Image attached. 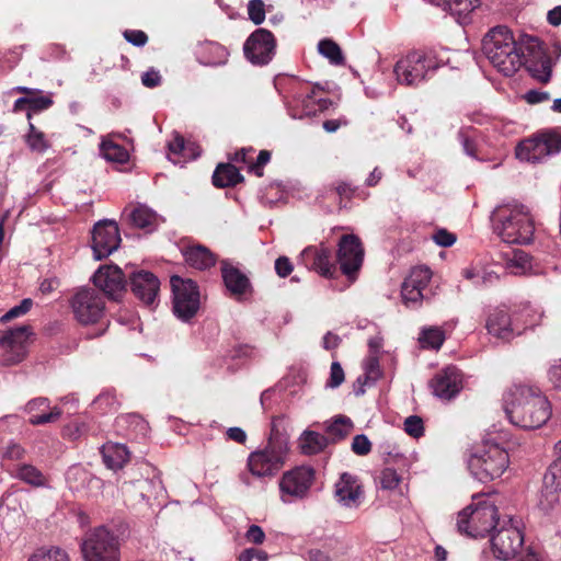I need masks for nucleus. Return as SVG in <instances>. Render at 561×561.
I'll list each match as a JSON object with an SVG mask.
<instances>
[{"instance_id":"2eb2a0df","label":"nucleus","mask_w":561,"mask_h":561,"mask_svg":"<svg viewBox=\"0 0 561 561\" xmlns=\"http://www.w3.org/2000/svg\"><path fill=\"white\" fill-rule=\"evenodd\" d=\"M275 48L274 35L265 28H257L245 41L243 51L251 64L263 66L272 60Z\"/></svg>"},{"instance_id":"0e129e2a","label":"nucleus","mask_w":561,"mask_h":561,"mask_svg":"<svg viewBox=\"0 0 561 561\" xmlns=\"http://www.w3.org/2000/svg\"><path fill=\"white\" fill-rule=\"evenodd\" d=\"M124 37L128 43L137 47L144 46L148 41L146 33L139 30H127L124 32Z\"/></svg>"},{"instance_id":"2f4dec72","label":"nucleus","mask_w":561,"mask_h":561,"mask_svg":"<svg viewBox=\"0 0 561 561\" xmlns=\"http://www.w3.org/2000/svg\"><path fill=\"white\" fill-rule=\"evenodd\" d=\"M328 445L329 438L313 431H305L298 438L301 453L308 456L321 453Z\"/></svg>"},{"instance_id":"58836bf2","label":"nucleus","mask_w":561,"mask_h":561,"mask_svg":"<svg viewBox=\"0 0 561 561\" xmlns=\"http://www.w3.org/2000/svg\"><path fill=\"white\" fill-rule=\"evenodd\" d=\"M102 157L111 162L124 163L128 160V151L121 145L113 142L111 139H103L100 145Z\"/></svg>"},{"instance_id":"5fc2aeb1","label":"nucleus","mask_w":561,"mask_h":561,"mask_svg":"<svg viewBox=\"0 0 561 561\" xmlns=\"http://www.w3.org/2000/svg\"><path fill=\"white\" fill-rule=\"evenodd\" d=\"M402 478L392 468H385L379 476V483L383 490H396L400 486Z\"/></svg>"},{"instance_id":"69168bd1","label":"nucleus","mask_w":561,"mask_h":561,"mask_svg":"<svg viewBox=\"0 0 561 561\" xmlns=\"http://www.w3.org/2000/svg\"><path fill=\"white\" fill-rule=\"evenodd\" d=\"M294 270V265L287 256H279L275 261V272L279 277H287Z\"/></svg>"},{"instance_id":"6e6d98bb","label":"nucleus","mask_w":561,"mask_h":561,"mask_svg":"<svg viewBox=\"0 0 561 561\" xmlns=\"http://www.w3.org/2000/svg\"><path fill=\"white\" fill-rule=\"evenodd\" d=\"M32 306H33L32 299H30V298L23 299L20 302V305L11 308L8 312H5L1 317V322H8V321H11L12 319L24 316L25 313H27L31 310Z\"/></svg>"},{"instance_id":"4468645a","label":"nucleus","mask_w":561,"mask_h":561,"mask_svg":"<svg viewBox=\"0 0 561 561\" xmlns=\"http://www.w3.org/2000/svg\"><path fill=\"white\" fill-rule=\"evenodd\" d=\"M75 318L81 324L96 323L104 314V300L94 288H80L71 298Z\"/></svg>"},{"instance_id":"f03ea898","label":"nucleus","mask_w":561,"mask_h":561,"mask_svg":"<svg viewBox=\"0 0 561 561\" xmlns=\"http://www.w3.org/2000/svg\"><path fill=\"white\" fill-rule=\"evenodd\" d=\"M491 220L497 236L506 243L527 244L535 232L534 219L527 206L511 202L499 205Z\"/></svg>"},{"instance_id":"052dcab7","label":"nucleus","mask_w":561,"mask_h":561,"mask_svg":"<svg viewBox=\"0 0 561 561\" xmlns=\"http://www.w3.org/2000/svg\"><path fill=\"white\" fill-rule=\"evenodd\" d=\"M371 449V443L366 435L359 434L353 438L352 450L359 456L367 455Z\"/></svg>"},{"instance_id":"8fccbe9b","label":"nucleus","mask_w":561,"mask_h":561,"mask_svg":"<svg viewBox=\"0 0 561 561\" xmlns=\"http://www.w3.org/2000/svg\"><path fill=\"white\" fill-rule=\"evenodd\" d=\"M543 488L561 491V462L553 461L543 476Z\"/></svg>"},{"instance_id":"ddd939ff","label":"nucleus","mask_w":561,"mask_h":561,"mask_svg":"<svg viewBox=\"0 0 561 561\" xmlns=\"http://www.w3.org/2000/svg\"><path fill=\"white\" fill-rule=\"evenodd\" d=\"M332 102L324 96L320 88L301 85L294 94L288 112L293 118H304L328 110Z\"/></svg>"},{"instance_id":"a211bd4d","label":"nucleus","mask_w":561,"mask_h":561,"mask_svg":"<svg viewBox=\"0 0 561 561\" xmlns=\"http://www.w3.org/2000/svg\"><path fill=\"white\" fill-rule=\"evenodd\" d=\"M431 278L432 272L426 266H416L411 270L401 286V298L407 307L415 308L420 306L421 301L426 297L425 290Z\"/></svg>"},{"instance_id":"c756f323","label":"nucleus","mask_w":561,"mask_h":561,"mask_svg":"<svg viewBox=\"0 0 561 561\" xmlns=\"http://www.w3.org/2000/svg\"><path fill=\"white\" fill-rule=\"evenodd\" d=\"M104 463L112 470H118L129 460L127 447L119 443L108 442L101 449Z\"/></svg>"},{"instance_id":"f704fd0d","label":"nucleus","mask_w":561,"mask_h":561,"mask_svg":"<svg viewBox=\"0 0 561 561\" xmlns=\"http://www.w3.org/2000/svg\"><path fill=\"white\" fill-rule=\"evenodd\" d=\"M353 422L345 415H337L333 421L327 424V438L329 443H336L347 437L353 431Z\"/></svg>"},{"instance_id":"9d476101","label":"nucleus","mask_w":561,"mask_h":561,"mask_svg":"<svg viewBox=\"0 0 561 561\" xmlns=\"http://www.w3.org/2000/svg\"><path fill=\"white\" fill-rule=\"evenodd\" d=\"M170 283L174 314L182 321H190L201 307V295L196 283L176 275L171 277Z\"/></svg>"},{"instance_id":"0eeeda50","label":"nucleus","mask_w":561,"mask_h":561,"mask_svg":"<svg viewBox=\"0 0 561 561\" xmlns=\"http://www.w3.org/2000/svg\"><path fill=\"white\" fill-rule=\"evenodd\" d=\"M523 522L507 516L497 520L490 538L491 551L495 559L508 561L514 559L524 546Z\"/></svg>"},{"instance_id":"13d9d810","label":"nucleus","mask_w":561,"mask_h":561,"mask_svg":"<svg viewBox=\"0 0 561 561\" xmlns=\"http://www.w3.org/2000/svg\"><path fill=\"white\" fill-rule=\"evenodd\" d=\"M404 431L414 438L422 436L424 432L422 419L416 415L407 417L404 421Z\"/></svg>"},{"instance_id":"7ed1b4c3","label":"nucleus","mask_w":561,"mask_h":561,"mask_svg":"<svg viewBox=\"0 0 561 561\" xmlns=\"http://www.w3.org/2000/svg\"><path fill=\"white\" fill-rule=\"evenodd\" d=\"M482 50L504 76H513L523 65V53L513 32L506 26L491 28L483 38Z\"/></svg>"},{"instance_id":"3c124183","label":"nucleus","mask_w":561,"mask_h":561,"mask_svg":"<svg viewBox=\"0 0 561 561\" xmlns=\"http://www.w3.org/2000/svg\"><path fill=\"white\" fill-rule=\"evenodd\" d=\"M508 267L514 274H526L531 271V257L523 251H516L508 261Z\"/></svg>"},{"instance_id":"9b49d317","label":"nucleus","mask_w":561,"mask_h":561,"mask_svg":"<svg viewBox=\"0 0 561 561\" xmlns=\"http://www.w3.org/2000/svg\"><path fill=\"white\" fill-rule=\"evenodd\" d=\"M560 151L561 135L556 133H542L520 141L516 147L515 153L520 161L536 163Z\"/></svg>"},{"instance_id":"393cba45","label":"nucleus","mask_w":561,"mask_h":561,"mask_svg":"<svg viewBox=\"0 0 561 561\" xmlns=\"http://www.w3.org/2000/svg\"><path fill=\"white\" fill-rule=\"evenodd\" d=\"M133 294L146 306L153 307L158 301L159 279L150 272L138 271L130 275Z\"/></svg>"},{"instance_id":"f3484780","label":"nucleus","mask_w":561,"mask_h":561,"mask_svg":"<svg viewBox=\"0 0 561 561\" xmlns=\"http://www.w3.org/2000/svg\"><path fill=\"white\" fill-rule=\"evenodd\" d=\"M121 243L119 229L113 220H101L92 230V250L95 260L112 254Z\"/></svg>"},{"instance_id":"6ab92c4d","label":"nucleus","mask_w":561,"mask_h":561,"mask_svg":"<svg viewBox=\"0 0 561 561\" xmlns=\"http://www.w3.org/2000/svg\"><path fill=\"white\" fill-rule=\"evenodd\" d=\"M485 328L492 336L510 341L523 333V328L518 324L517 317H511L505 308L492 309L486 318Z\"/></svg>"},{"instance_id":"473e14b6","label":"nucleus","mask_w":561,"mask_h":561,"mask_svg":"<svg viewBox=\"0 0 561 561\" xmlns=\"http://www.w3.org/2000/svg\"><path fill=\"white\" fill-rule=\"evenodd\" d=\"M241 181L242 175L239 169L231 163L218 164L213 174V183L217 187L233 186Z\"/></svg>"},{"instance_id":"4c0bfd02","label":"nucleus","mask_w":561,"mask_h":561,"mask_svg":"<svg viewBox=\"0 0 561 561\" xmlns=\"http://www.w3.org/2000/svg\"><path fill=\"white\" fill-rule=\"evenodd\" d=\"M119 402L112 390L102 391L92 402L91 408L99 414H107L117 411Z\"/></svg>"},{"instance_id":"e2e57ef3","label":"nucleus","mask_w":561,"mask_h":561,"mask_svg":"<svg viewBox=\"0 0 561 561\" xmlns=\"http://www.w3.org/2000/svg\"><path fill=\"white\" fill-rule=\"evenodd\" d=\"M53 100L48 95H41L36 98H28V110L30 111H44L51 106Z\"/></svg>"},{"instance_id":"cd10ccee","label":"nucleus","mask_w":561,"mask_h":561,"mask_svg":"<svg viewBox=\"0 0 561 561\" xmlns=\"http://www.w3.org/2000/svg\"><path fill=\"white\" fill-rule=\"evenodd\" d=\"M221 274L227 289L234 296L245 294L250 287L248 277L226 261L222 262Z\"/></svg>"},{"instance_id":"de8ad7c7","label":"nucleus","mask_w":561,"mask_h":561,"mask_svg":"<svg viewBox=\"0 0 561 561\" xmlns=\"http://www.w3.org/2000/svg\"><path fill=\"white\" fill-rule=\"evenodd\" d=\"M543 312L530 306H525L515 317L518 318V324L523 328V332L528 328H534L541 322Z\"/></svg>"},{"instance_id":"c9c22d12","label":"nucleus","mask_w":561,"mask_h":561,"mask_svg":"<svg viewBox=\"0 0 561 561\" xmlns=\"http://www.w3.org/2000/svg\"><path fill=\"white\" fill-rule=\"evenodd\" d=\"M12 476L33 486H46L48 483L39 469L27 463L16 465Z\"/></svg>"},{"instance_id":"bb28decb","label":"nucleus","mask_w":561,"mask_h":561,"mask_svg":"<svg viewBox=\"0 0 561 561\" xmlns=\"http://www.w3.org/2000/svg\"><path fill=\"white\" fill-rule=\"evenodd\" d=\"M168 158L175 164H182L187 159H195L201 154L198 146L191 144L186 145L185 140L179 134H175L173 139L168 144Z\"/></svg>"},{"instance_id":"680f3d73","label":"nucleus","mask_w":561,"mask_h":561,"mask_svg":"<svg viewBox=\"0 0 561 561\" xmlns=\"http://www.w3.org/2000/svg\"><path fill=\"white\" fill-rule=\"evenodd\" d=\"M432 239L433 241L439 245V247H444V248H448V247H451L457 238L454 233L449 232L448 230L446 229H439L437 230L433 236H432Z\"/></svg>"},{"instance_id":"864d4df0","label":"nucleus","mask_w":561,"mask_h":561,"mask_svg":"<svg viewBox=\"0 0 561 561\" xmlns=\"http://www.w3.org/2000/svg\"><path fill=\"white\" fill-rule=\"evenodd\" d=\"M365 383L376 382L382 375L379 356L368 355L364 362Z\"/></svg>"},{"instance_id":"a18cd8bd","label":"nucleus","mask_w":561,"mask_h":561,"mask_svg":"<svg viewBox=\"0 0 561 561\" xmlns=\"http://www.w3.org/2000/svg\"><path fill=\"white\" fill-rule=\"evenodd\" d=\"M27 119L31 121V113H27ZM25 141L31 150L36 152H45L49 148V142L45 138L44 133L38 130L32 122H28V133Z\"/></svg>"},{"instance_id":"6e6552de","label":"nucleus","mask_w":561,"mask_h":561,"mask_svg":"<svg viewBox=\"0 0 561 561\" xmlns=\"http://www.w3.org/2000/svg\"><path fill=\"white\" fill-rule=\"evenodd\" d=\"M288 450V443L285 438L271 437L263 448L249 455L248 469L257 478L274 477L284 467Z\"/></svg>"},{"instance_id":"a19ab883","label":"nucleus","mask_w":561,"mask_h":561,"mask_svg":"<svg viewBox=\"0 0 561 561\" xmlns=\"http://www.w3.org/2000/svg\"><path fill=\"white\" fill-rule=\"evenodd\" d=\"M318 53L327 58L332 65L339 66L344 64L342 49L330 38L321 39L318 43Z\"/></svg>"},{"instance_id":"dca6fc26","label":"nucleus","mask_w":561,"mask_h":561,"mask_svg":"<svg viewBox=\"0 0 561 561\" xmlns=\"http://www.w3.org/2000/svg\"><path fill=\"white\" fill-rule=\"evenodd\" d=\"M30 335L31 328L28 325L11 329L2 335L0 346L4 365H16L25 358Z\"/></svg>"},{"instance_id":"20e7f679","label":"nucleus","mask_w":561,"mask_h":561,"mask_svg":"<svg viewBox=\"0 0 561 561\" xmlns=\"http://www.w3.org/2000/svg\"><path fill=\"white\" fill-rule=\"evenodd\" d=\"M503 434L496 436L488 434L482 444L478 446L468 459L471 474L481 482H489L500 478L508 468L510 457L502 446Z\"/></svg>"},{"instance_id":"4d7b16f0","label":"nucleus","mask_w":561,"mask_h":561,"mask_svg":"<svg viewBox=\"0 0 561 561\" xmlns=\"http://www.w3.org/2000/svg\"><path fill=\"white\" fill-rule=\"evenodd\" d=\"M248 14L254 24L263 23L265 19L264 2L262 0H251L248 4Z\"/></svg>"},{"instance_id":"423d86ee","label":"nucleus","mask_w":561,"mask_h":561,"mask_svg":"<svg viewBox=\"0 0 561 561\" xmlns=\"http://www.w3.org/2000/svg\"><path fill=\"white\" fill-rule=\"evenodd\" d=\"M440 65L434 50H413L397 61L393 72L399 83L419 85L431 79Z\"/></svg>"},{"instance_id":"b1692460","label":"nucleus","mask_w":561,"mask_h":561,"mask_svg":"<svg viewBox=\"0 0 561 561\" xmlns=\"http://www.w3.org/2000/svg\"><path fill=\"white\" fill-rule=\"evenodd\" d=\"M94 285L108 298L117 300L125 291L124 274L118 266H102L93 275Z\"/></svg>"},{"instance_id":"c85d7f7f","label":"nucleus","mask_w":561,"mask_h":561,"mask_svg":"<svg viewBox=\"0 0 561 561\" xmlns=\"http://www.w3.org/2000/svg\"><path fill=\"white\" fill-rule=\"evenodd\" d=\"M126 211H128V218L133 225L140 229H146L150 232L159 226L160 216L144 204L133 206L130 210L126 208Z\"/></svg>"},{"instance_id":"39448f33","label":"nucleus","mask_w":561,"mask_h":561,"mask_svg":"<svg viewBox=\"0 0 561 561\" xmlns=\"http://www.w3.org/2000/svg\"><path fill=\"white\" fill-rule=\"evenodd\" d=\"M497 507L489 496L474 495L472 503L458 513L457 529L472 538L484 537L496 526Z\"/></svg>"},{"instance_id":"412c9836","label":"nucleus","mask_w":561,"mask_h":561,"mask_svg":"<svg viewBox=\"0 0 561 561\" xmlns=\"http://www.w3.org/2000/svg\"><path fill=\"white\" fill-rule=\"evenodd\" d=\"M364 250L359 239L354 234H344L339 241L337 262L342 272L351 276L362 266Z\"/></svg>"},{"instance_id":"603ef678","label":"nucleus","mask_w":561,"mask_h":561,"mask_svg":"<svg viewBox=\"0 0 561 561\" xmlns=\"http://www.w3.org/2000/svg\"><path fill=\"white\" fill-rule=\"evenodd\" d=\"M538 506L545 514L553 513L559 506V492L542 488Z\"/></svg>"},{"instance_id":"37998d69","label":"nucleus","mask_w":561,"mask_h":561,"mask_svg":"<svg viewBox=\"0 0 561 561\" xmlns=\"http://www.w3.org/2000/svg\"><path fill=\"white\" fill-rule=\"evenodd\" d=\"M91 480V474L80 466L70 467L66 473V481L72 491L84 489Z\"/></svg>"},{"instance_id":"c03bdc74","label":"nucleus","mask_w":561,"mask_h":561,"mask_svg":"<svg viewBox=\"0 0 561 561\" xmlns=\"http://www.w3.org/2000/svg\"><path fill=\"white\" fill-rule=\"evenodd\" d=\"M118 428L127 427L130 433L145 435L148 430L147 422L138 414H124L116 419Z\"/></svg>"},{"instance_id":"aec40b11","label":"nucleus","mask_w":561,"mask_h":561,"mask_svg":"<svg viewBox=\"0 0 561 561\" xmlns=\"http://www.w3.org/2000/svg\"><path fill=\"white\" fill-rule=\"evenodd\" d=\"M334 499L345 508H358L364 501V489L359 479L348 472L340 474L334 483Z\"/></svg>"},{"instance_id":"f8f14e48","label":"nucleus","mask_w":561,"mask_h":561,"mask_svg":"<svg viewBox=\"0 0 561 561\" xmlns=\"http://www.w3.org/2000/svg\"><path fill=\"white\" fill-rule=\"evenodd\" d=\"M314 480V470L309 466H299L285 472L279 480L280 500L293 503L308 496Z\"/></svg>"},{"instance_id":"338daca9","label":"nucleus","mask_w":561,"mask_h":561,"mask_svg":"<svg viewBox=\"0 0 561 561\" xmlns=\"http://www.w3.org/2000/svg\"><path fill=\"white\" fill-rule=\"evenodd\" d=\"M548 379L556 389H561V359L554 362L548 369Z\"/></svg>"},{"instance_id":"774afa93","label":"nucleus","mask_w":561,"mask_h":561,"mask_svg":"<svg viewBox=\"0 0 561 561\" xmlns=\"http://www.w3.org/2000/svg\"><path fill=\"white\" fill-rule=\"evenodd\" d=\"M245 538L249 542L261 545L265 540V534L260 526L251 525L245 533Z\"/></svg>"},{"instance_id":"ea45409f","label":"nucleus","mask_w":561,"mask_h":561,"mask_svg":"<svg viewBox=\"0 0 561 561\" xmlns=\"http://www.w3.org/2000/svg\"><path fill=\"white\" fill-rule=\"evenodd\" d=\"M479 5V0H450L447 12L454 15L459 23L467 22L468 15Z\"/></svg>"},{"instance_id":"a878e982","label":"nucleus","mask_w":561,"mask_h":561,"mask_svg":"<svg viewBox=\"0 0 561 561\" xmlns=\"http://www.w3.org/2000/svg\"><path fill=\"white\" fill-rule=\"evenodd\" d=\"M49 410V402L46 398H35L27 402L25 411L30 414V423L33 425H42L56 422L60 415L61 410L57 407Z\"/></svg>"},{"instance_id":"72a5a7b5","label":"nucleus","mask_w":561,"mask_h":561,"mask_svg":"<svg viewBox=\"0 0 561 561\" xmlns=\"http://www.w3.org/2000/svg\"><path fill=\"white\" fill-rule=\"evenodd\" d=\"M25 456V449L16 442L9 440L0 448V460L3 468L13 472L16 465H20Z\"/></svg>"},{"instance_id":"79ce46f5","label":"nucleus","mask_w":561,"mask_h":561,"mask_svg":"<svg viewBox=\"0 0 561 561\" xmlns=\"http://www.w3.org/2000/svg\"><path fill=\"white\" fill-rule=\"evenodd\" d=\"M528 69L531 77L541 83H547L551 79L552 64L548 55H541L539 60L531 62Z\"/></svg>"},{"instance_id":"7c9ffc66","label":"nucleus","mask_w":561,"mask_h":561,"mask_svg":"<svg viewBox=\"0 0 561 561\" xmlns=\"http://www.w3.org/2000/svg\"><path fill=\"white\" fill-rule=\"evenodd\" d=\"M184 257L188 265L197 270H207L216 263V256L203 245L187 248Z\"/></svg>"},{"instance_id":"f257e3e1","label":"nucleus","mask_w":561,"mask_h":561,"mask_svg":"<svg viewBox=\"0 0 561 561\" xmlns=\"http://www.w3.org/2000/svg\"><path fill=\"white\" fill-rule=\"evenodd\" d=\"M510 422L524 430L541 427L551 417V405L538 387L514 385L503 397Z\"/></svg>"},{"instance_id":"1a4fd4ad","label":"nucleus","mask_w":561,"mask_h":561,"mask_svg":"<svg viewBox=\"0 0 561 561\" xmlns=\"http://www.w3.org/2000/svg\"><path fill=\"white\" fill-rule=\"evenodd\" d=\"M119 538L104 526L88 531L81 542L84 561H121Z\"/></svg>"},{"instance_id":"bf43d9fd","label":"nucleus","mask_w":561,"mask_h":561,"mask_svg":"<svg viewBox=\"0 0 561 561\" xmlns=\"http://www.w3.org/2000/svg\"><path fill=\"white\" fill-rule=\"evenodd\" d=\"M344 378L345 376L342 366L340 365L339 362H333L331 364L330 377L327 381V387L332 389L337 388L339 386L342 385Z\"/></svg>"},{"instance_id":"49530a36","label":"nucleus","mask_w":561,"mask_h":561,"mask_svg":"<svg viewBox=\"0 0 561 561\" xmlns=\"http://www.w3.org/2000/svg\"><path fill=\"white\" fill-rule=\"evenodd\" d=\"M477 131L471 127H462L458 131V140L462 146L463 152L474 159H478Z\"/></svg>"},{"instance_id":"e433bc0d","label":"nucleus","mask_w":561,"mask_h":561,"mask_svg":"<svg viewBox=\"0 0 561 561\" xmlns=\"http://www.w3.org/2000/svg\"><path fill=\"white\" fill-rule=\"evenodd\" d=\"M445 332L439 327H424L419 335L422 348L439 350L445 341Z\"/></svg>"},{"instance_id":"4be33fe9","label":"nucleus","mask_w":561,"mask_h":561,"mask_svg":"<svg viewBox=\"0 0 561 561\" xmlns=\"http://www.w3.org/2000/svg\"><path fill=\"white\" fill-rule=\"evenodd\" d=\"M433 393L442 400L455 398L462 388V375L455 366L439 370L431 380Z\"/></svg>"},{"instance_id":"5701e85b","label":"nucleus","mask_w":561,"mask_h":561,"mask_svg":"<svg viewBox=\"0 0 561 561\" xmlns=\"http://www.w3.org/2000/svg\"><path fill=\"white\" fill-rule=\"evenodd\" d=\"M300 261L308 270L327 278L332 277L335 272L331 251L323 244L307 247L300 253Z\"/></svg>"},{"instance_id":"09e8293b","label":"nucleus","mask_w":561,"mask_h":561,"mask_svg":"<svg viewBox=\"0 0 561 561\" xmlns=\"http://www.w3.org/2000/svg\"><path fill=\"white\" fill-rule=\"evenodd\" d=\"M28 561H70L68 553L57 547L37 550Z\"/></svg>"}]
</instances>
